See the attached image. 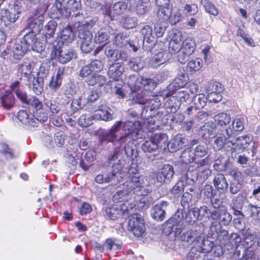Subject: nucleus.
Here are the masks:
<instances>
[{
  "instance_id": "1",
  "label": "nucleus",
  "mask_w": 260,
  "mask_h": 260,
  "mask_svg": "<svg viewBox=\"0 0 260 260\" xmlns=\"http://www.w3.org/2000/svg\"><path fill=\"white\" fill-rule=\"evenodd\" d=\"M134 140H128L121 150H124L127 157L132 158V162L128 168V178L119 187V189L113 196V200L121 202V197L129 193H134L139 196H145L149 193L151 189L148 181L145 177L141 175L138 171L137 163L134 162L133 157H136L138 152Z\"/></svg>"
},
{
  "instance_id": "2",
  "label": "nucleus",
  "mask_w": 260,
  "mask_h": 260,
  "mask_svg": "<svg viewBox=\"0 0 260 260\" xmlns=\"http://www.w3.org/2000/svg\"><path fill=\"white\" fill-rule=\"evenodd\" d=\"M141 129L139 121H117L109 129L100 131L99 138L102 144L111 142L121 147L128 140L139 139Z\"/></svg>"
},
{
  "instance_id": "3",
  "label": "nucleus",
  "mask_w": 260,
  "mask_h": 260,
  "mask_svg": "<svg viewBox=\"0 0 260 260\" xmlns=\"http://www.w3.org/2000/svg\"><path fill=\"white\" fill-rule=\"evenodd\" d=\"M81 10L80 0H55L51 8V13L54 18L77 17L81 14Z\"/></svg>"
},
{
  "instance_id": "4",
  "label": "nucleus",
  "mask_w": 260,
  "mask_h": 260,
  "mask_svg": "<svg viewBox=\"0 0 260 260\" xmlns=\"http://www.w3.org/2000/svg\"><path fill=\"white\" fill-rule=\"evenodd\" d=\"M51 57L57 59L62 64L67 63L77 57L76 50L72 47L58 41H54L52 45Z\"/></svg>"
},
{
  "instance_id": "5",
  "label": "nucleus",
  "mask_w": 260,
  "mask_h": 260,
  "mask_svg": "<svg viewBox=\"0 0 260 260\" xmlns=\"http://www.w3.org/2000/svg\"><path fill=\"white\" fill-rule=\"evenodd\" d=\"M168 137L166 134L156 133L145 140L141 148L144 152H154L158 149H165L167 146Z\"/></svg>"
},
{
  "instance_id": "6",
  "label": "nucleus",
  "mask_w": 260,
  "mask_h": 260,
  "mask_svg": "<svg viewBox=\"0 0 260 260\" xmlns=\"http://www.w3.org/2000/svg\"><path fill=\"white\" fill-rule=\"evenodd\" d=\"M182 230L175 231L176 234L178 233L180 240L183 245L188 246L199 240H201V235L204 231V225L200 223L198 227L189 230L181 233Z\"/></svg>"
},
{
  "instance_id": "7",
  "label": "nucleus",
  "mask_w": 260,
  "mask_h": 260,
  "mask_svg": "<svg viewBox=\"0 0 260 260\" xmlns=\"http://www.w3.org/2000/svg\"><path fill=\"white\" fill-rule=\"evenodd\" d=\"M116 171L109 167L96 175L94 180L99 184L109 183L112 185H116L122 179L121 173Z\"/></svg>"
},
{
  "instance_id": "8",
  "label": "nucleus",
  "mask_w": 260,
  "mask_h": 260,
  "mask_svg": "<svg viewBox=\"0 0 260 260\" xmlns=\"http://www.w3.org/2000/svg\"><path fill=\"white\" fill-rule=\"evenodd\" d=\"M128 230L136 237H142L145 233V226L141 215L135 213L128 216Z\"/></svg>"
},
{
  "instance_id": "9",
  "label": "nucleus",
  "mask_w": 260,
  "mask_h": 260,
  "mask_svg": "<svg viewBox=\"0 0 260 260\" xmlns=\"http://www.w3.org/2000/svg\"><path fill=\"white\" fill-rule=\"evenodd\" d=\"M210 231L212 237L216 238L220 244L230 242L231 235H229L228 231L222 228L219 222H212Z\"/></svg>"
},
{
  "instance_id": "10",
  "label": "nucleus",
  "mask_w": 260,
  "mask_h": 260,
  "mask_svg": "<svg viewBox=\"0 0 260 260\" xmlns=\"http://www.w3.org/2000/svg\"><path fill=\"white\" fill-rule=\"evenodd\" d=\"M105 55L108 60L116 62L123 63L128 59L127 53L123 51L116 49L111 46H107L105 49Z\"/></svg>"
},
{
  "instance_id": "11",
  "label": "nucleus",
  "mask_w": 260,
  "mask_h": 260,
  "mask_svg": "<svg viewBox=\"0 0 260 260\" xmlns=\"http://www.w3.org/2000/svg\"><path fill=\"white\" fill-rule=\"evenodd\" d=\"M141 33L143 36V49L148 52L151 51L156 42V39L153 35L152 28L149 25H146L142 29Z\"/></svg>"
},
{
  "instance_id": "12",
  "label": "nucleus",
  "mask_w": 260,
  "mask_h": 260,
  "mask_svg": "<svg viewBox=\"0 0 260 260\" xmlns=\"http://www.w3.org/2000/svg\"><path fill=\"white\" fill-rule=\"evenodd\" d=\"M141 33L143 36V49L148 52L151 51L156 42V39L153 35L152 28L149 25H146L142 29Z\"/></svg>"
},
{
  "instance_id": "13",
  "label": "nucleus",
  "mask_w": 260,
  "mask_h": 260,
  "mask_svg": "<svg viewBox=\"0 0 260 260\" xmlns=\"http://www.w3.org/2000/svg\"><path fill=\"white\" fill-rule=\"evenodd\" d=\"M183 219V211L178 210L172 217L167 220L166 226L170 229L172 232L182 230L185 228Z\"/></svg>"
},
{
  "instance_id": "14",
  "label": "nucleus",
  "mask_w": 260,
  "mask_h": 260,
  "mask_svg": "<svg viewBox=\"0 0 260 260\" xmlns=\"http://www.w3.org/2000/svg\"><path fill=\"white\" fill-rule=\"evenodd\" d=\"M48 7L47 5L45 7L44 12L39 14H35L32 16L29 17L27 20V24L29 28L32 30L39 32L42 29L43 23L45 21V12Z\"/></svg>"
},
{
  "instance_id": "15",
  "label": "nucleus",
  "mask_w": 260,
  "mask_h": 260,
  "mask_svg": "<svg viewBox=\"0 0 260 260\" xmlns=\"http://www.w3.org/2000/svg\"><path fill=\"white\" fill-rule=\"evenodd\" d=\"M180 159L182 162L184 164H189L192 162H195V164L198 168L206 166L209 164L208 157H206L202 159L196 161L193 157V154L191 149L189 148L185 149L183 150L180 155Z\"/></svg>"
},
{
  "instance_id": "16",
  "label": "nucleus",
  "mask_w": 260,
  "mask_h": 260,
  "mask_svg": "<svg viewBox=\"0 0 260 260\" xmlns=\"http://www.w3.org/2000/svg\"><path fill=\"white\" fill-rule=\"evenodd\" d=\"M188 143V140L186 136L183 134H177L169 143L167 141V146L171 152H176L183 147L186 146Z\"/></svg>"
},
{
  "instance_id": "17",
  "label": "nucleus",
  "mask_w": 260,
  "mask_h": 260,
  "mask_svg": "<svg viewBox=\"0 0 260 260\" xmlns=\"http://www.w3.org/2000/svg\"><path fill=\"white\" fill-rule=\"evenodd\" d=\"M162 96L164 99H167L164 103V107L169 113H175L180 108V104L177 101L175 95H172L170 91H166L163 92Z\"/></svg>"
},
{
  "instance_id": "18",
  "label": "nucleus",
  "mask_w": 260,
  "mask_h": 260,
  "mask_svg": "<svg viewBox=\"0 0 260 260\" xmlns=\"http://www.w3.org/2000/svg\"><path fill=\"white\" fill-rule=\"evenodd\" d=\"M174 174V168L171 165H165L159 171L156 175V180L158 182L163 183H169Z\"/></svg>"
},
{
  "instance_id": "19",
  "label": "nucleus",
  "mask_w": 260,
  "mask_h": 260,
  "mask_svg": "<svg viewBox=\"0 0 260 260\" xmlns=\"http://www.w3.org/2000/svg\"><path fill=\"white\" fill-rule=\"evenodd\" d=\"M127 9V5L124 2H118L114 4L109 10H107L105 13V17L112 20L115 17L124 13Z\"/></svg>"
},
{
  "instance_id": "20",
  "label": "nucleus",
  "mask_w": 260,
  "mask_h": 260,
  "mask_svg": "<svg viewBox=\"0 0 260 260\" xmlns=\"http://www.w3.org/2000/svg\"><path fill=\"white\" fill-rule=\"evenodd\" d=\"M168 204V202L162 201L153 207L150 212L152 217L156 221H162L166 217Z\"/></svg>"
},
{
  "instance_id": "21",
  "label": "nucleus",
  "mask_w": 260,
  "mask_h": 260,
  "mask_svg": "<svg viewBox=\"0 0 260 260\" xmlns=\"http://www.w3.org/2000/svg\"><path fill=\"white\" fill-rule=\"evenodd\" d=\"M213 222H217L222 226H228L232 220V216L225 209H217L214 210Z\"/></svg>"
},
{
  "instance_id": "22",
  "label": "nucleus",
  "mask_w": 260,
  "mask_h": 260,
  "mask_svg": "<svg viewBox=\"0 0 260 260\" xmlns=\"http://www.w3.org/2000/svg\"><path fill=\"white\" fill-rule=\"evenodd\" d=\"M35 67V63L34 62H24L18 66V73L21 75L20 80L26 81L30 77L34 76L31 74Z\"/></svg>"
},
{
  "instance_id": "23",
  "label": "nucleus",
  "mask_w": 260,
  "mask_h": 260,
  "mask_svg": "<svg viewBox=\"0 0 260 260\" xmlns=\"http://www.w3.org/2000/svg\"><path fill=\"white\" fill-rule=\"evenodd\" d=\"M120 149H121L120 148H115L114 153L108 156L109 164L111 165L109 167L113 169L114 171H118L119 172H121L124 164V160L118 154Z\"/></svg>"
},
{
  "instance_id": "24",
  "label": "nucleus",
  "mask_w": 260,
  "mask_h": 260,
  "mask_svg": "<svg viewBox=\"0 0 260 260\" xmlns=\"http://www.w3.org/2000/svg\"><path fill=\"white\" fill-rule=\"evenodd\" d=\"M213 185L220 193H225L229 188V183L224 175L219 173L216 174L213 179Z\"/></svg>"
},
{
  "instance_id": "25",
  "label": "nucleus",
  "mask_w": 260,
  "mask_h": 260,
  "mask_svg": "<svg viewBox=\"0 0 260 260\" xmlns=\"http://www.w3.org/2000/svg\"><path fill=\"white\" fill-rule=\"evenodd\" d=\"M25 82L28 88L31 89L37 95H40L42 93L44 81L34 76Z\"/></svg>"
},
{
  "instance_id": "26",
  "label": "nucleus",
  "mask_w": 260,
  "mask_h": 260,
  "mask_svg": "<svg viewBox=\"0 0 260 260\" xmlns=\"http://www.w3.org/2000/svg\"><path fill=\"white\" fill-rule=\"evenodd\" d=\"M245 122L246 119L244 117L236 118L232 122V128L231 125L228 126V127H226L223 132H225L228 137H231L234 132H241L243 130Z\"/></svg>"
},
{
  "instance_id": "27",
  "label": "nucleus",
  "mask_w": 260,
  "mask_h": 260,
  "mask_svg": "<svg viewBox=\"0 0 260 260\" xmlns=\"http://www.w3.org/2000/svg\"><path fill=\"white\" fill-rule=\"evenodd\" d=\"M132 102L143 105L149 106V101L151 100L150 92L142 90L136 92H132Z\"/></svg>"
},
{
  "instance_id": "28",
  "label": "nucleus",
  "mask_w": 260,
  "mask_h": 260,
  "mask_svg": "<svg viewBox=\"0 0 260 260\" xmlns=\"http://www.w3.org/2000/svg\"><path fill=\"white\" fill-rule=\"evenodd\" d=\"M188 76L185 71H180L176 78L169 85L168 89L169 91L173 90V88H182L184 87L187 83Z\"/></svg>"
},
{
  "instance_id": "29",
  "label": "nucleus",
  "mask_w": 260,
  "mask_h": 260,
  "mask_svg": "<svg viewBox=\"0 0 260 260\" xmlns=\"http://www.w3.org/2000/svg\"><path fill=\"white\" fill-rule=\"evenodd\" d=\"M17 118L22 123L28 126L36 127L38 122L34 119V115L26 110H21L17 114Z\"/></svg>"
},
{
  "instance_id": "30",
  "label": "nucleus",
  "mask_w": 260,
  "mask_h": 260,
  "mask_svg": "<svg viewBox=\"0 0 260 260\" xmlns=\"http://www.w3.org/2000/svg\"><path fill=\"white\" fill-rule=\"evenodd\" d=\"M124 71V67L123 63H113L109 66L108 71L109 77L115 80L119 81L118 79L122 75Z\"/></svg>"
},
{
  "instance_id": "31",
  "label": "nucleus",
  "mask_w": 260,
  "mask_h": 260,
  "mask_svg": "<svg viewBox=\"0 0 260 260\" xmlns=\"http://www.w3.org/2000/svg\"><path fill=\"white\" fill-rule=\"evenodd\" d=\"M57 25L58 23L56 20H51L45 25V38L46 43L52 45V43L54 42L53 41V36Z\"/></svg>"
},
{
  "instance_id": "32",
  "label": "nucleus",
  "mask_w": 260,
  "mask_h": 260,
  "mask_svg": "<svg viewBox=\"0 0 260 260\" xmlns=\"http://www.w3.org/2000/svg\"><path fill=\"white\" fill-rule=\"evenodd\" d=\"M110 31L108 28H102L94 32L93 40L96 44H104L106 45L110 37Z\"/></svg>"
},
{
  "instance_id": "33",
  "label": "nucleus",
  "mask_w": 260,
  "mask_h": 260,
  "mask_svg": "<svg viewBox=\"0 0 260 260\" xmlns=\"http://www.w3.org/2000/svg\"><path fill=\"white\" fill-rule=\"evenodd\" d=\"M223 131L224 129L218 130L216 136L213 137L214 142L212 145L214 148L216 150H220L225 145L227 135Z\"/></svg>"
},
{
  "instance_id": "34",
  "label": "nucleus",
  "mask_w": 260,
  "mask_h": 260,
  "mask_svg": "<svg viewBox=\"0 0 260 260\" xmlns=\"http://www.w3.org/2000/svg\"><path fill=\"white\" fill-rule=\"evenodd\" d=\"M182 42L180 34H175L169 44V51L171 54H176L182 49Z\"/></svg>"
},
{
  "instance_id": "35",
  "label": "nucleus",
  "mask_w": 260,
  "mask_h": 260,
  "mask_svg": "<svg viewBox=\"0 0 260 260\" xmlns=\"http://www.w3.org/2000/svg\"><path fill=\"white\" fill-rule=\"evenodd\" d=\"M75 38L74 33L70 26L63 28L61 32L60 38L55 41H61L63 44L71 43Z\"/></svg>"
},
{
  "instance_id": "36",
  "label": "nucleus",
  "mask_w": 260,
  "mask_h": 260,
  "mask_svg": "<svg viewBox=\"0 0 260 260\" xmlns=\"http://www.w3.org/2000/svg\"><path fill=\"white\" fill-rule=\"evenodd\" d=\"M245 208V213L248 217L255 221H260V206L250 203Z\"/></svg>"
},
{
  "instance_id": "37",
  "label": "nucleus",
  "mask_w": 260,
  "mask_h": 260,
  "mask_svg": "<svg viewBox=\"0 0 260 260\" xmlns=\"http://www.w3.org/2000/svg\"><path fill=\"white\" fill-rule=\"evenodd\" d=\"M214 119L217 127H220V129H224L226 127H228L227 125L230 124L231 118L229 114L221 113L215 115Z\"/></svg>"
},
{
  "instance_id": "38",
  "label": "nucleus",
  "mask_w": 260,
  "mask_h": 260,
  "mask_svg": "<svg viewBox=\"0 0 260 260\" xmlns=\"http://www.w3.org/2000/svg\"><path fill=\"white\" fill-rule=\"evenodd\" d=\"M28 50L21 41L16 43L13 47L14 57L16 59L21 58Z\"/></svg>"
},
{
  "instance_id": "39",
  "label": "nucleus",
  "mask_w": 260,
  "mask_h": 260,
  "mask_svg": "<svg viewBox=\"0 0 260 260\" xmlns=\"http://www.w3.org/2000/svg\"><path fill=\"white\" fill-rule=\"evenodd\" d=\"M140 82L143 88V90L148 92L154 90L157 85V79L155 78H151L142 76Z\"/></svg>"
},
{
  "instance_id": "40",
  "label": "nucleus",
  "mask_w": 260,
  "mask_h": 260,
  "mask_svg": "<svg viewBox=\"0 0 260 260\" xmlns=\"http://www.w3.org/2000/svg\"><path fill=\"white\" fill-rule=\"evenodd\" d=\"M137 5L136 12L139 16H143L150 10V0H136Z\"/></svg>"
},
{
  "instance_id": "41",
  "label": "nucleus",
  "mask_w": 260,
  "mask_h": 260,
  "mask_svg": "<svg viewBox=\"0 0 260 260\" xmlns=\"http://www.w3.org/2000/svg\"><path fill=\"white\" fill-rule=\"evenodd\" d=\"M2 106L7 110L11 109L15 104V98L13 94L10 91H6L2 95Z\"/></svg>"
},
{
  "instance_id": "42",
  "label": "nucleus",
  "mask_w": 260,
  "mask_h": 260,
  "mask_svg": "<svg viewBox=\"0 0 260 260\" xmlns=\"http://www.w3.org/2000/svg\"><path fill=\"white\" fill-rule=\"evenodd\" d=\"M197 214L200 220H213L214 211H211L208 207L204 205L200 208L197 207Z\"/></svg>"
},
{
  "instance_id": "43",
  "label": "nucleus",
  "mask_w": 260,
  "mask_h": 260,
  "mask_svg": "<svg viewBox=\"0 0 260 260\" xmlns=\"http://www.w3.org/2000/svg\"><path fill=\"white\" fill-rule=\"evenodd\" d=\"M196 160L205 156L208 152V148L204 144H199L192 147L191 150Z\"/></svg>"
},
{
  "instance_id": "44",
  "label": "nucleus",
  "mask_w": 260,
  "mask_h": 260,
  "mask_svg": "<svg viewBox=\"0 0 260 260\" xmlns=\"http://www.w3.org/2000/svg\"><path fill=\"white\" fill-rule=\"evenodd\" d=\"M105 216L109 219L114 220L121 216V211L118 205L108 207L105 210Z\"/></svg>"
},
{
  "instance_id": "45",
  "label": "nucleus",
  "mask_w": 260,
  "mask_h": 260,
  "mask_svg": "<svg viewBox=\"0 0 260 260\" xmlns=\"http://www.w3.org/2000/svg\"><path fill=\"white\" fill-rule=\"evenodd\" d=\"M120 22L124 28L131 29L137 26L138 19L136 17L126 15L121 18Z\"/></svg>"
},
{
  "instance_id": "46",
  "label": "nucleus",
  "mask_w": 260,
  "mask_h": 260,
  "mask_svg": "<svg viewBox=\"0 0 260 260\" xmlns=\"http://www.w3.org/2000/svg\"><path fill=\"white\" fill-rule=\"evenodd\" d=\"M96 152L92 150H89L86 152L84 155V159L88 165H85L82 160H80V166L85 171L88 169L89 167L94 162L95 159Z\"/></svg>"
},
{
  "instance_id": "47",
  "label": "nucleus",
  "mask_w": 260,
  "mask_h": 260,
  "mask_svg": "<svg viewBox=\"0 0 260 260\" xmlns=\"http://www.w3.org/2000/svg\"><path fill=\"white\" fill-rule=\"evenodd\" d=\"M196 43L191 38H187L182 42V50L185 51L186 54L191 55L196 50Z\"/></svg>"
},
{
  "instance_id": "48",
  "label": "nucleus",
  "mask_w": 260,
  "mask_h": 260,
  "mask_svg": "<svg viewBox=\"0 0 260 260\" xmlns=\"http://www.w3.org/2000/svg\"><path fill=\"white\" fill-rule=\"evenodd\" d=\"M206 90L207 93H219L223 91V86L218 82L211 81L207 83Z\"/></svg>"
},
{
  "instance_id": "49",
  "label": "nucleus",
  "mask_w": 260,
  "mask_h": 260,
  "mask_svg": "<svg viewBox=\"0 0 260 260\" xmlns=\"http://www.w3.org/2000/svg\"><path fill=\"white\" fill-rule=\"evenodd\" d=\"M172 9L168 7V6L159 7L157 12V17L159 21L165 22L168 20L171 17Z\"/></svg>"
},
{
  "instance_id": "50",
  "label": "nucleus",
  "mask_w": 260,
  "mask_h": 260,
  "mask_svg": "<svg viewBox=\"0 0 260 260\" xmlns=\"http://www.w3.org/2000/svg\"><path fill=\"white\" fill-rule=\"evenodd\" d=\"M141 77H138L136 75L130 76L127 80V84L132 92H136L139 90L141 86Z\"/></svg>"
},
{
  "instance_id": "51",
  "label": "nucleus",
  "mask_w": 260,
  "mask_h": 260,
  "mask_svg": "<svg viewBox=\"0 0 260 260\" xmlns=\"http://www.w3.org/2000/svg\"><path fill=\"white\" fill-rule=\"evenodd\" d=\"M207 97L203 93L198 94L194 96L192 102L196 109H202L206 105Z\"/></svg>"
},
{
  "instance_id": "52",
  "label": "nucleus",
  "mask_w": 260,
  "mask_h": 260,
  "mask_svg": "<svg viewBox=\"0 0 260 260\" xmlns=\"http://www.w3.org/2000/svg\"><path fill=\"white\" fill-rule=\"evenodd\" d=\"M167 54L165 52H159L155 54L150 60L151 65L154 67H157L164 63L167 59L165 57V55Z\"/></svg>"
},
{
  "instance_id": "53",
  "label": "nucleus",
  "mask_w": 260,
  "mask_h": 260,
  "mask_svg": "<svg viewBox=\"0 0 260 260\" xmlns=\"http://www.w3.org/2000/svg\"><path fill=\"white\" fill-rule=\"evenodd\" d=\"M36 34L34 31H31L24 36L22 40H21L27 48L31 47L37 41Z\"/></svg>"
},
{
  "instance_id": "54",
  "label": "nucleus",
  "mask_w": 260,
  "mask_h": 260,
  "mask_svg": "<svg viewBox=\"0 0 260 260\" xmlns=\"http://www.w3.org/2000/svg\"><path fill=\"white\" fill-rule=\"evenodd\" d=\"M203 65V61L201 59L197 58L190 60L186 66V71L190 73L195 72L200 70Z\"/></svg>"
},
{
  "instance_id": "55",
  "label": "nucleus",
  "mask_w": 260,
  "mask_h": 260,
  "mask_svg": "<svg viewBox=\"0 0 260 260\" xmlns=\"http://www.w3.org/2000/svg\"><path fill=\"white\" fill-rule=\"evenodd\" d=\"M252 141V138L248 135L241 136L236 139V147L239 149H245Z\"/></svg>"
},
{
  "instance_id": "56",
  "label": "nucleus",
  "mask_w": 260,
  "mask_h": 260,
  "mask_svg": "<svg viewBox=\"0 0 260 260\" xmlns=\"http://www.w3.org/2000/svg\"><path fill=\"white\" fill-rule=\"evenodd\" d=\"M129 39L128 37L126 34L119 33L115 37V44L119 48L124 47L127 45Z\"/></svg>"
},
{
  "instance_id": "57",
  "label": "nucleus",
  "mask_w": 260,
  "mask_h": 260,
  "mask_svg": "<svg viewBox=\"0 0 260 260\" xmlns=\"http://www.w3.org/2000/svg\"><path fill=\"white\" fill-rule=\"evenodd\" d=\"M226 165L224 158L221 154H217L213 165L214 169L218 172H222Z\"/></svg>"
},
{
  "instance_id": "58",
  "label": "nucleus",
  "mask_w": 260,
  "mask_h": 260,
  "mask_svg": "<svg viewBox=\"0 0 260 260\" xmlns=\"http://www.w3.org/2000/svg\"><path fill=\"white\" fill-rule=\"evenodd\" d=\"M244 237V245L246 248H250L255 242V237L248 231H244L242 232Z\"/></svg>"
},
{
  "instance_id": "59",
  "label": "nucleus",
  "mask_w": 260,
  "mask_h": 260,
  "mask_svg": "<svg viewBox=\"0 0 260 260\" xmlns=\"http://www.w3.org/2000/svg\"><path fill=\"white\" fill-rule=\"evenodd\" d=\"M186 222L189 224H193L198 219L197 207L191 208L186 213L184 218Z\"/></svg>"
},
{
  "instance_id": "60",
  "label": "nucleus",
  "mask_w": 260,
  "mask_h": 260,
  "mask_svg": "<svg viewBox=\"0 0 260 260\" xmlns=\"http://www.w3.org/2000/svg\"><path fill=\"white\" fill-rule=\"evenodd\" d=\"M214 246V243L208 239L202 240L201 245L197 247L198 249L203 253H208L211 251Z\"/></svg>"
},
{
  "instance_id": "61",
  "label": "nucleus",
  "mask_w": 260,
  "mask_h": 260,
  "mask_svg": "<svg viewBox=\"0 0 260 260\" xmlns=\"http://www.w3.org/2000/svg\"><path fill=\"white\" fill-rule=\"evenodd\" d=\"M34 115L36 121L37 120L41 122L46 121L48 118L47 111L42 107L36 110Z\"/></svg>"
},
{
  "instance_id": "62",
  "label": "nucleus",
  "mask_w": 260,
  "mask_h": 260,
  "mask_svg": "<svg viewBox=\"0 0 260 260\" xmlns=\"http://www.w3.org/2000/svg\"><path fill=\"white\" fill-rule=\"evenodd\" d=\"M87 103L86 102L83 101L82 96H80L76 99H73L71 104V108L74 113L79 110L84 108Z\"/></svg>"
},
{
  "instance_id": "63",
  "label": "nucleus",
  "mask_w": 260,
  "mask_h": 260,
  "mask_svg": "<svg viewBox=\"0 0 260 260\" xmlns=\"http://www.w3.org/2000/svg\"><path fill=\"white\" fill-rule=\"evenodd\" d=\"M217 125L213 122H208L201 127V131L208 134L209 137L214 135L216 131Z\"/></svg>"
},
{
  "instance_id": "64",
  "label": "nucleus",
  "mask_w": 260,
  "mask_h": 260,
  "mask_svg": "<svg viewBox=\"0 0 260 260\" xmlns=\"http://www.w3.org/2000/svg\"><path fill=\"white\" fill-rule=\"evenodd\" d=\"M204 254H203L197 247H193L189 252L187 259V260H203L202 257Z\"/></svg>"
}]
</instances>
